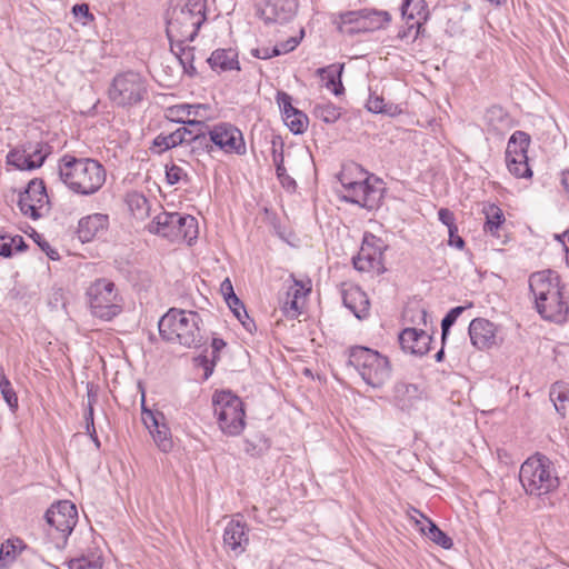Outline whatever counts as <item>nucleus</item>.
Here are the masks:
<instances>
[{"mask_svg": "<svg viewBox=\"0 0 569 569\" xmlns=\"http://www.w3.org/2000/svg\"><path fill=\"white\" fill-rule=\"evenodd\" d=\"M201 323L197 311L171 308L160 318L158 328L164 341L197 348L202 345Z\"/></svg>", "mask_w": 569, "mask_h": 569, "instance_id": "4", "label": "nucleus"}, {"mask_svg": "<svg viewBox=\"0 0 569 569\" xmlns=\"http://www.w3.org/2000/svg\"><path fill=\"white\" fill-rule=\"evenodd\" d=\"M343 72V64H330L319 68L317 73L326 81V87L332 91L335 96H340L345 92V87L341 81Z\"/></svg>", "mask_w": 569, "mask_h": 569, "instance_id": "29", "label": "nucleus"}, {"mask_svg": "<svg viewBox=\"0 0 569 569\" xmlns=\"http://www.w3.org/2000/svg\"><path fill=\"white\" fill-rule=\"evenodd\" d=\"M213 412L221 432L228 437L239 436L246 427V411L242 400L230 390L214 391Z\"/></svg>", "mask_w": 569, "mask_h": 569, "instance_id": "6", "label": "nucleus"}, {"mask_svg": "<svg viewBox=\"0 0 569 569\" xmlns=\"http://www.w3.org/2000/svg\"><path fill=\"white\" fill-rule=\"evenodd\" d=\"M549 397L557 412L565 417L566 403L569 402V385L563 381H556L550 388Z\"/></svg>", "mask_w": 569, "mask_h": 569, "instance_id": "34", "label": "nucleus"}, {"mask_svg": "<svg viewBox=\"0 0 569 569\" xmlns=\"http://www.w3.org/2000/svg\"><path fill=\"white\" fill-rule=\"evenodd\" d=\"M176 226V241L187 239L192 240L197 237L198 222L194 217L178 212Z\"/></svg>", "mask_w": 569, "mask_h": 569, "instance_id": "31", "label": "nucleus"}, {"mask_svg": "<svg viewBox=\"0 0 569 569\" xmlns=\"http://www.w3.org/2000/svg\"><path fill=\"white\" fill-rule=\"evenodd\" d=\"M506 163L509 172L516 178H530L532 176L528 160L511 158V160H506Z\"/></svg>", "mask_w": 569, "mask_h": 569, "instance_id": "48", "label": "nucleus"}, {"mask_svg": "<svg viewBox=\"0 0 569 569\" xmlns=\"http://www.w3.org/2000/svg\"><path fill=\"white\" fill-rule=\"evenodd\" d=\"M183 178H187V173L182 168L172 163L166 166V181L168 184L173 186L179 183Z\"/></svg>", "mask_w": 569, "mask_h": 569, "instance_id": "51", "label": "nucleus"}, {"mask_svg": "<svg viewBox=\"0 0 569 569\" xmlns=\"http://www.w3.org/2000/svg\"><path fill=\"white\" fill-rule=\"evenodd\" d=\"M391 20L388 11L365 9L361 26L347 30V33L368 32L385 28Z\"/></svg>", "mask_w": 569, "mask_h": 569, "instance_id": "26", "label": "nucleus"}, {"mask_svg": "<svg viewBox=\"0 0 569 569\" xmlns=\"http://www.w3.org/2000/svg\"><path fill=\"white\" fill-rule=\"evenodd\" d=\"M109 218L107 214L93 213L83 217L78 223V237L82 243L90 242L99 232L107 229Z\"/></svg>", "mask_w": 569, "mask_h": 569, "instance_id": "23", "label": "nucleus"}, {"mask_svg": "<svg viewBox=\"0 0 569 569\" xmlns=\"http://www.w3.org/2000/svg\"><path fill=\"white\" fill-rule=\"evenodd\" d=\"M177 214L178 212L161 211L148 224V231L176 241Z\"/></svg>", "mask_w": 569, "mask_h": 569, "instance_id": "25", "label": "nucleus"}, {"mask_svg": "<svg viewBox=\"0 0 569 569\" xmlns=\"http://www.w3.org/2000/svg\"><path fill=\"white\" fill-rule=\"evenodd\" d=\"M60 181L73 193L92 196L104 184L107 172L102 163L92 158H78L66 153L58 161Z\"/></svg>", "mask_w": 569, "mask_h": 569, "instance_id": "1", "label": "nucleus"}, {"mask_svg": "<svg viewBox=\"0 0 569 569\" xmlns=\"http://www.w3.org/2000/svg\"><path fill=\"white\" fill-rule=\"evenodd\" d=\"M399 343L403 351L416 356H423L429 352L432 336L423 329L405 328L399 333Z\"/></svg>", "mask_w": 569, "mask_h": 569, "instance_id": "20", "label": "nucleus"}, {"mask_svg": "<svg viewBox=\"0 0 569 569\" xmlns=\"http://www.w3.org/2000/svg\"><path fill=\"white\" fill-rule=\"evenodd\" d=\"M127 204L131 213L140 220L149 216L150 206L148 199L140 192H130L127 196Z\"/></svg>", "mask_w": 569, "mask_h": 569, "instance_id": "36", "label": "nucleus"}, {"mask_svg": "<svg viewBox=\"0 0 569 569\" xmlns=\"http://www.w3.org/2000/svg\"><path fill=\"white\" fill-rule=\"evenodd\" d=\"M272 162L276 167V176L279 180L282 188H284L289 192H295L297 190L296 180L290 177L284 167V153H283V143L280 142L279 150L277 149L276 142H272Z\"/></svg>", "mask_w": 569, "mask_h": 569, "instance_id": "27", "label": "nucleus"}, {"mask_svg": "<svg viewBox=\"0 0 569 569\" xmlns=\"http://www.w3.org/2000/svg\"><path fill=\"white\" fill-rule=\"evenodd\" d=\"M401 13L402 17L408 19L420 17L427 20L429 10L425 0H403L401 4Z\"/></svg>", "mask_w": 569, "mask_h": 569, "instance_id": "38", "label": "nucleus"}, {"mask_svg": "<svg viewBox=\"0 0 569 569\" xmlns=\"http://www.w3.org/2000/svg\"><path fill=\"white\" fill-rule=\"evenodd\" d=\"M48 525L47 535L57 550H63L68 538L78 522V511L69 500H60L50 506L44 513Z\"/></svg>", "mask_w": 569, "mask_h": 569, "instance_id": "7", "label": "nucleus"}, {"mask_svg": "<svg viewBox=\"0 0 569 569\" xmlns=\"http://www.w3.org/2000/svg\"><path fill=\"white\" fill-rule=\"evenodd\" d=\"M179 51H177V59L181 64L183 72L190 78L198 76V71L193 66L194 62V47L179 44Z\"/></svg>", "mask_w": 569, "mask_h": 569, "instance_id": "39", "label": "nucleus"}, {"mask_svg": "<svg viewBox=\"0 0 569 569\" xmlns=\"http://www.w3.org/2000/svg\"><path fill=\"white\" fill-rule=\"evenodd\" d=\"M202 108H206V106L183 103V104L173 106V107L169 108L168 111H169L170 116L176 117V119H179V117L184 119V117H190V116L197 117L199 114V110Z\"/></svg>", "mask_w": 569, "mask_h": 569, "instance_id": "49", "label": "nucleus"}, {"mask_svg": "<svg viewBox=\"0 0 569 569\" xmlns=\"http://www.w3.org/2000/svg\"><path fill=\"white\" fill-rule=\"evenodd\" d=\"M342 301L359 320L366 319L369 316L370 301L367 293L360 287H350L343 290Z\"/></svg>", "mask_w": 569, "mask_h": 569, "instance_id": "22", "label": "nucleus"}, {"mask_svg": "<svg viewBox=\"0 0 569 569\" xmlns=\"http://www.w3.org/2000/svg\"><path fill=\"white\" fill-rule=\"evenodd\" d=\"M438 218L439 220L450 229L451 227L456 226V217L452 211H450L447 208H441L438 211Z\"/></svg>", "mask_w": 569, "mask_h": 569, "instance_id": "58", "label": "nucleus"}, {"mask_svg": "<svg viewBox=\"0 0 569 569\" xmlns=\"http://www.w3.org/2000/svg\"><path fill=\"white\" fill-rule=\"evenodd\" d=\"M49 197L42 179L30 180L23 192H20L18 207L20 211L33 220L43 216L42 210L49 211Z\"/></svg>", "mask_w": 569, "mask_h": 569, "instance_id": "14", "label": "nucleus"}, {"mask_svg": "<svg viewBox=\"0 0 569 569\" xmlns=\"http://www.w3.org/2000/svg\"><path fill=\"white\" fill-rule=\"evenodd\" d=\"M98 396H99V387L93 382H87V398H88L87 407L91 406L93 408L94 403L98 401Z\"/></svg>", "mask_w": 569, "mask_h": 569, "instance_id": "60", "label": "nucleus"}, {"mask_svg": "<svg viewBox=\"0 0 569 569\" xmlns=\"http://www.w3.org/2000/svg\"><path fill=\"white\" fill-rule=\"evenodd\" d=\"M282 119L293 134H302L308 128V116L299 109L288 113Z\"/></svg>", "mask_w": 569, "mask_h": 569, "instance_id": "41", "label": "nucleus"}, {"mask_svg": "<svg viewBox=\"0 0 569 569\" xmlns=\"http://www.w3.org/2000/svg\"><path fill=\"white\" fill-rule=\"evenodd\" d=\"M209 140L214 149L227 154L243 156L247 152L243 134L240 129L229 122H220L208 130Z\"/></svg>", "mask_w": 569, "mask_h": 569, "instance_id": "13", "label": "nucleus"}, {"mask_svg": "<svg viewBox=\"0 0 569 569\" xmlns=\"http://www.w3.org/2000/svg\"><path fill=\"white\" fill-rule=\"evenodd\" d=\"M448 233H449V240H448V244L450 247H455L457 249H463L465 248V240L458 234V226H453L451 227L450 229H448Z\"/></svg>", "mask_w": 569, "mask_h": 569, "instance_id": "57", "label": "nucleus"}, {"mask_svg": "<svg viewBox=\"0 0 569 569\" xmlns=\"http://www.w3.org/2000/svg\"><path fill=\"white\" fill-rule=\"evenodd\" d=\"M299 42H300V40L296 37H291L288 40L281 42L280 44H278L280 48V54L288 53V52L295 50L298 47Z\"/></svg>", "mask_w": 569, "mask_h": 569, "instance_id": "63", "label": "nucleus"}, {"mask_svg": "<svg viewBox=\"0 0 569 569\" xmlns=\"http://www.w3.org/2000/svg\"><path fill=\"white\" fill-rule=\"evenodd\" d=\"M276 101L280 108L282 118L290 112H295L297 108L292 106V98L284 91H278L276 96Z\"/></svg>", "mask_w": 569, "mask_h": 569, "instance_id": "52", "label": "nucleus"}, {"mask_svg": "<svg viewBox=\"0 0 569 569\" xmlns=\"http://www.w3.org/2000/svg\"><path fill=\"white\" fill-rule=\"evenodd\" d=\"M186 130L177 129L169 134H158L152 142L154 148H159L158 152H164L171 148L183 144L187 142V138L183 137Z\"/></svg>", "mask_w": 569, "mask_h": 569, "instance_id": "35", "label": "nucleus"}, {"mask_svg": "<svg viewBox=\"0 0 569 569\" xmlns=\"http://www.w3.org/2000/svg\"><path fill=\"white\" fill-rule=\"evenodd\" d=\"M295 283L296 288L288 291L287 300L283 303V312L291 319L300 315L299 299L311 290L310 287H306L301 281L295 280Z\"/></svg>", "mask_w": 569, "mask_h": 569, "instance_id": "30", "label": "nucleus"}, {"mask_svg": "<svg viewBox=\"0 0 569 569\" xmlns=\"http://www.w3.org/2000/svg\"><path fill=\"white\" fill-rule=\"evenodd\" d=\"M348 365L353 367L362 380L372 388H381L391 377L389 359L368 347H350Z\"/></svg>", "mask_w": 569, "mask_h": 569, "instance_id": "5", "label": "nucleus"}, {"mask_svg": "<svg viewBox=\"0 0 569 569\" xmlns=\"http://www.w3.org/2000/svg\"><path fill=\"white\" fill-rule=\"evenodd\" d=\"M468 333L473 347L487 350L497 345L498 327L485 318H475L468 327Z\"/></svg>", "mask_w": 569, "mask_h": 569, "instance_id": "17", "label": "nucleus"}, {"mask_svg": "<svg viewBox=\"0 0 569 569\" xmlns=\"http://www.w3.org/2000/svg\"><path fill=\"white\" fill-rule=\"evenodd\" d=\"M505 214L502 210L497 206H490L486 210V222L483 230L491 236L499 237V229L505 222Z\"/></svg>", "mask_w": 569, "mask_h": 569, "instance_id": "37", "label": "nucleus"}, {"mask_svg": "<svg viewBox=\"0 0 569 569\" xmlns=\"http://www.w3.org/2000/svg\"><path fill=\"white\" fill-rule=\"evenodd\" d=\"M39 247L47 253L51 260H58L60 258L58 251L53 249L48 241H38Z\"/></svg>", "mask_w": 569, "mask_h": 569, "instance_id": "64", "label": "nucleus"}, {"mask_svg": "<svg viewBox=\"0 0 569 569\" xmlns=\"http://www.w3.org/2000/svg\"><path fill=\"white\" fill-rule=\"evenodd\" d=\"M147 93L146 78L132 70L117 73L108 88L109 100L120 108H130L140 103Z\"/></svg>", "mask_w": 569, "mask_h": 569, "instance_id": "8", "label": "nucleus"}, {"mask_svg": "<svg viewBox=\"0 0 569 569\" xmlns=\"http://www.w3.org/2000/svg\"><path fill=\"white\" fill-rule=\"evenodd\" d=\"M297 10V0H268L260 16L266 23H287L296 17Z\"/></svg>", "mask_w": 569, "mask_h": 569, "instance_id": "18", "label": "nucleus"}, {"mask_svg": "<svg viewBox=\"0 0 569 569\" xmlns=\"http://www.w3.org/2000/svg\"><path fill=\"white\" fill-rule=\"evenodd\" d=\"M211 70L217 73L240 71L239 53L234 48H218L207 59Z\"/></svg>", "mask_w": 569, "mask_h": 569, "instance_id": "21", "label": "nucleus"}, {"mask_svg": "<svg viewBox=\"0 0 569 569\" xmlns=\"http://www.w3.org/2000/svg\"><path fill=\"white\" fill-rule=\"evenodd\" d=\"M529 289L535 299L536 310L542 319L556 323L566 321L569 305L563 299L557 272L543 270L532 273L529 278Z\"/></svg>", "mask_w": 569, "mask_h": 569, "instance_id": "2", "label": "nucleus"}, {"mask_svg": "<svg viewBox=\"0 0 569 569\" xmlns=\"http://www.w3.org/2000/svg\"><path fill=\"white\" fill-rule=\"evenodd\" d=\"M142 420L149 429L157 447L163 452L171 451L173 442L170 429L164 423V416L161 412H153L147 409L144 407V398H142Z\"/></svg>", "mask_w": 569, "mask_h": 569, "instance_id": "16", "label": "nucleus"}, {"mask_svg": "<svg viewBox=\"0 0 569 569\" xmlns=\"http://www.w3.org/2000/svg\"><path fill=\"white\" fill-rule=\"evenodd\" d=\"M68 569H101L102 568V561L101 557H94L92 556H81L78 558L70 559L67 562Z\"/></svg>", "mask_w": 569, "mask_h": 569, "instance_id": "47", "label": "nucleus"}, {"mask_svg": "<svg viewBox=\"0 0 569 569\" xmlns=\"http://www.w3.org/2000/svg\"><path fill=\"white\" fill-rule=\"evenodd\" d=\"M87 297L92 315L102 320H111L121 311V307L116 302V286L108 279H97L91 283Z\"/></svg>", "mask_w": 569, "mask_h": 569, "instance_id": "9", "label": "nucleus"}, {"mask_svg": "<svg viewBox=\"0 0 569 569\" xmlns=\"http://www.w3.org/2000/svg\"><path fill=\"white\" fill-rule=\"evenodd\" d=\"M72 13L76 17H82V18L88 19L90 21H92L94 19L93 14L90 13L89 6L87 3L74 4L72 7Z\"/></svg>", "mask_w": 569, "mask_h": 569, "instance_id": "62", "label": "nucleus"}, {"mask_svg": "<svg viewBox=\"0 0 569 569\" xmlns=\"http://www.w3.org/2000/svg\"><path fill=\"white\" fill-rule=\"evenodd\" d=\"M198 365L203 368L204 370V379L207 380L214 370V361H209V358L207 356H199L197 358Z\"/></svg>", "mask_w": 569, "mask_h": 569, "instance_id": "59", "label": "nucleus"}, {"mask_svg": "<svg viewBox=\"0 0 569 569\" xmlns=\"http://www.w3.org/2000/svg\"><path fill=\"white\" fill-rule=\"evenodd\" d=\"M530 136L521 130L515 131L507 143L506 160L511 158L528 160V148L530 144Z\"/></svg>", "mask_w": 569, "mask_h": 569, "instance_id": "28", "label": "nucleus"}, {"mask_svg": "<svg viewBox=\"0 0 569 569\" xmlns=\"http://www.w3.org/2000/svg\"><path fill=\"white\" fill-rule=\"evenodd\" d=\"M50 153L51 147L47 142H26L8 152L7 163L21 171H32L40 168Z\"/></svg>", "mask_w": 569, "mask_h": 569, "instance_id": "11", "label": "nucleus"}, {"mask_svg": "<svg viewBox=\"0 0 569 569\" xmlns=\"http://www.w3.org/2000/svg\"><path fill=\"white\" fill-rule=\"evenodd\" d=\"M387 244L381 238L366 232L358 254L352 258L355 269L361 272L382 274L386 271L383 264Z\"/></svg>", "mask_w": 569, "mask_h": 569, "instance_id": "10", "label": "nucleus"}, {"mask_svg": "<svg viewBox=\"0 0 569 569\" xmlns=\"http://www.w3.org/2000/svg\"><path fill=\"white\" fill-rule=\"evenodd\" d=\"M413 512L418 513L422 520H416L419 531L426 536L429 540L440 546L443 549H451L453 546L452 539L442 531L431 519L423 516L419 510L413 509Z\"/></svg>", "mask_w": 569, "mask_h": 569, "instance_id": "24", "label": "nucleus"}, {"mask_svg": "<svg viewBox=\"0 0 569 569\" xmlns=\"http://www.w3.org/2000/svg\"><path fill=\"white\" fill-rule=\"evenodd\" d=\"M397 392L408 401V406H413L417 401L422 400L426 396L425 390L415 383L399 385L397 387Z\"/></svg>", "mask_w": 569, "mask_h": 569, "instance_id": "44", "label": "nucleus"}, {"mask_svg": "<svg viewBox=\"0 0 569 569\" xmlns=\"http://www.w3.org/2000/svg\"><path fill=\"white\" fill-rule=\"evenodd\" d=\"M251 54L258 59H270L272 57L280 56V48H279V46H274L272 48H269V47L254 48L251 50Z\"/></svg>", "mask_w": 569, "mask_h": 569, "instance_id": "55", "label": "nucleus"}, {"mask_svg": "<svg viewBox=\"0 0 569 569\" xmlns=\"http://www.w3.org/2000/svg\"><path fill=\"white\" fill-rule=\"evenodd\" d=\"M270 448V441L264 435L258 433L244 440V451L251 457H260Z\"/></svg>", "mask_w": 569, "mask_h": 569, "instance_id": "42", "label": "nucleus"}, {"mask_svg": "<svg viewBox=\"0 0 569 569\" xmlns=\"http://www.w3.org/2000/svg\"><path fill=\"white\" fill-rule=\"evenodd\" d=\"M508 118L507 111L500 106H491L485 113L486 123L495 130L507 124Z\"/></svg>", "mask_w": 569, "mask_h": 569, "instance_id": "43", "label": "nucleus"}, {"mask_svg": "<svg viewBox=\"0 0 569 569\" xmlns=\"http://www.w3.org/2000/svg\"><path fill=\"white\" fill-rule=\"evenodd\" d=\"M187 144H191L192 152L211 153L214 150L213 142L209 140L208 131L197 133L193 138H187Z\"/></svg>", "mask_w": 569, "mask_h": 569, "instance_id": "46", "label": "nucleus"}, {"mask_svg": "<svg viewBox=\"0 0 569 569\" xmlns=\"http://www.w3.org/2000/svg\"><path fill=\"white\" fill-rule=\"evenodd\" d=\"M366 107L368 111L372 113H381L390 117H395L401 112L398 104L386 102L382 96H378L375 92L370 93Z\"/></svg>", "mask_w": 569, "mask_h": 569, "instance_id": "32", "label": "nucleus"}, {"mask_svg": "<svg viewBox=\"0 0 569 569\" xmlns=\"http://www.w3.org/2000/svg\"><path fill=\"white\" fill-rule=\"evenodd\" d=\"M24 542L17 538L14 540H7L0 548V569H6L14 561L18 555L26 549Z\"/></svg>", "mask_w": 569, "mask_h": 569, "instance_id": "33", "label": "nucleus"}, {"mask_svg": "<svg viewBox=\"0 0 569 569\" xmlns=\"http://www.w3.org/2000/svg\"><path fill=\"white\" fill-rule=\"evenodd\" d=\"M342 199L367 210L378 209L382 200V189L372 186L369 179L358 182H346Z\"/></svg>", "mask_w": 569, "mask_h": 569, "instance_id": "15", "label": "nucleus"}, {"mask_svg": "<svg viewBox=\"0 0 569 569\" xmlns=\"http://www.w3.org/2000/svg\"><path fill=\"white\" fill-rule=\"evenodd\" d=\"M0 389L6 403L9 406L10 410L14 412L18 409V396L13 390L11 382H9V385L6 387H1Z\"/></svg>", "mask_w": 569, "mask_h": 569, "instance_id": "53", "label": "nucleus"}, {"mask_svg": "<svg viewBox=\"0 0 569 569\" xmlns=\"http://www.w3.org/2000/svg\"><path fill=\"white\" fill-rule=\"evenodd\" d=\"M167 36L170 42V51L177 57V51H179V44L187 46V42H190L189 39L184 38L182 34L181 37L174 36V32L169 33V27L167 28Z\"/></svg>", "mask_w": 569, "mask_h": 569, "instance_id": "56", "label": "nucleus"}, {"mask_svg": "<svg viewBox=\"0 0 569 569\" xmlns=\"http://www.w3.org/2000/svg\"><path fill=\"white\" fill-rule=\"evenodd\" d=\"M178 123L187 124V128H189V131L191 132V138L197 136V133H203L208 130H210V126L207 124L204 121L197 120V119H182L179 117V119H174Z\"/></svg>", "mask_w": 569, "mask_h": 569, "instance_id": "50", "label": "nucleus"}, {"mask_svg": "<svg viewBox=\"0 0 569 569\" xmlns=\"http://www.w3.org/2000/svg\"><path fill=\"white\" fill-rule=\"evenodd\" d=\"M365 9L356 10V11H346L340 13V20L342 24H357V27L361 26L362 14Z\"/></svg>", "mask_w": 569, "mask_h": 569, "instance_id": "54", "label": "nucleus"}, {"mask_svg": "<svg viewBox=\"0 0 569 569\" xmlns=\"http://www.w3.org/2000/svg\"><path fill=\"white\" fill-rule=\"evenodd\" d=\"M206 10V0H186L176 18L169 22V32H174L179 24H186L187 30L181 33L189 41H193L207 19Z\"/></svg>", "mask_w": 569, "mask_h": 569, "instance_id": "12", "label": "nucleus"}, {"mask_svg": "<svg viewBox=\"0 0 569 569\" xmlns=\"http://www.w3.org/2000/svg\"><path fill=\"white\" fill-rule=\"evenodd\" d=\"M313 116L325 123H335L341 116L340 108L331 102L317 103L312 110Z\"/></svg>", "mask_w": 569, "mask_h": 569, "instance_id": "40", "label": "nucleus"}, {"mask_svg": "<svg viewBox=\"0 0 569 569\" xmlns=\"http://www.w3.org/2000/svg\"><path fill=\"white\" fill-rule=\"evenodd\" d=\"M519 481L528 496L540 499L557 491L560 486L555 463L540 452L533 453L522 462Z\"/></svg>", "mask_w": 569, "mask_h": 569, "instance_id": "3", "label": "nucleus"}, {"mask_svg": "<svg viewBox=\"0 0 569 569\" xmlns=\"http://www.w3.org/2000/svg\"><path fill=\"white\" fill-rule=\"evenodd\" d=\"M249 528L246 522L238 519L230 520L223 530V546L236 556L246 551L249 545Z\"/></svg>", "mask_w": 569, "mask_h": 569, "instance_id": "19", "label": "nucleus"}, {"mask_svg": "<svg viewBox=\"0 0 569 569\" xmlns=\"http://www.w3.org/2000/svg\"><path fill=\"white\" fill-rule=\"evenodd\" d=\"M465 306H457L450 309L441 320V342L445 345L450 332V328L455 325L458 317L466 310Z\"/></svg>", "mask_w": 569, "mask_h": 569, "instance_id": "45", "label": "nucleus"}, {"mask_svg": "<svg viewBox=\"0 0 569 569\" xmlns=\"http://www.w3.org/2000/svg\"><path fill=\"white\" fill-rule=\"evenodd\" d=\"M13 253V244L10 238L4 236L0 237V256L3 258H10Z\"/></svg>", "mask_w": 569, "mask_h": 569, "instance_id": "61", "label": "nucleus"}]
</instances>
